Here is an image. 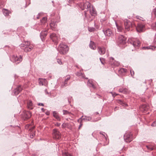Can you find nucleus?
I'll use <instances>...</instances> for the list:
<instances>
[{
	"label": "nucleus",
	"mask_w": 156,
	"mask_h": 156,
	"mask_svg": "<svg viewBox=\"0 0 156 156\" xmlns=\"http://www.w3.org/2000/svg\"><path fill=\"white\" fill-rule=\"evenodd\" d=\"M95 30V29L93 27H89L88 28V30L90 32L94 31Z\"/></svg>",
	"instance_id": "c9c22d12"
},
{
	"label": "nucleus",
	"mask_w": 156,
	"mask_h": 156,
	"mask_svg": "<svg viewBox=\"0 0 156 156\" xmlns=\"http://www.w3.org/2000/svg\"><path fill=\"white\" fill-rule=\"evenodd\" d=\"M124 139L126 142L127 143L130 142L133 140L132 134L130 132L126 133L124 135Z\"/></svg>",
	"instance_id": "20e7f679"
},
{
	"label": "nucleus",
	"mask_w": 156,
	"mask_h": 156,
	"mask_svg": "<svg viewBox=\"0 0 156 156\" xmlns=\"http://www.w3.org/2000/svg\"><path fill=\"white\" fill-rule=\"evenodd\" d=\"M37 19H39V17H38V16H37Z\"/></svg>",
	"instance_id": "e2e57ef3"
},
{
	"label": "nucleus",
	"mask_w": 156,
	"mask_h": 156,
	"mask_svg": "<svg viewBox=\"0 0 156 156\" xmlns=\"http://www.w3.org/2000/svg\"><path fill=\"white\" fill-rule=\"evenodd\" d=\"M22 88L21 86H19L14 90V94L15 95H17L22 91Z\"/></svg>",
	"instance_id": "2eb2a0df"
},
{
	"label": "nucleus",
	"mask_w": 156,
	"mask_h": 156,
	"mask_svg": "<svg viewBox=\"0 0 156 156\" xmlns=\"http://www.w3.org/2000/svg\"><path fill=\"white\" fill-rule=\"evenodd\" d=\"M47 30H45L44 31H42L40 33V36L43 41L44 40L45 38L47 35Z\"/></svg>",
	"instance_id": "4468645a"
},
{
	"label": "nucleus",
	"mask_w": 156,
	"mask_h": 156,
	"mask_svg": "<svg viewBox=\"0 0 156 156\" xmlns=\"http://www.w3.org/2000/svg\"><path fill=\"white\" fill-rule=\"evenodd\" d=\"M124 25L125 29L127 31L130 30L131 28L133 27V26H135L134 24L128 20L125 22Z\"/></svg>",
	"instance_id": "423d86ee"
},
{
	"label": "nucleus",
	"mask_w": 156,
	"mask_h": 156,
	"mask_svg": "<svg viewBox=\"0 0 156 156\" xmlns=\"http://www.w3.org/2000/svg\"><path fill=\"white\" fill-rule=\"evenodd\" d=\"M63 114L64 115L69 114L70 113V112L67 110H63Z\"/></svg>",
	"instance_id": "ea45409f"
},
{
	"label": "nucleus",
	"mask_w": 156,
	"mask_h": 156,
	"mask_svg": "<svg viewBox=\"0 0 156 156\" xmlns=\"http://www.w3.org/2000/svg\"><path fill=\"white\" fill-rule=\"evenodd\" d=\"M123 89H122V88L119 89V92H122H122H123Z\"/></svg>",
	"instance_id": "5fc2aeb1"
},
{
	"label": "nucleus",
	"mask_w": 156,
	"mask_h": 156,
	"mask_svg": "<svg viewBox=\"0 0 156 156\" xmlns=\"http://www.w3.org/2000/svg\"><path fill=\"white\" fill-rule=\"evenodd\" d=\"M152 15H154V16H156V8H154L152 12Z\"/></svg>",
	"instance_id": "58836bf2"
},
{
	"label": "nucleus",
	"mask_w": 156,
	"mask_h": 156,
	"mask_svg": "<svg viewBox=\"0 0 156 156\" xmlns=\"http://www.w3.org/2000/svg\"><path fill=\"white\" fill-rule=\"evenodd\" d=\"M123 92H122V93H126L127 92V91L126 89H124L123 90Z\"/></svg>",
	"instance_id": "09e8293b"
},
{
	"label": "nucleus",
	"mask_w": 156,
	"mask_h": 156,
	"mask_svg": "<svg viewBox=\"0 0 156 156\" xmlns=\"http://www.w3.org/2000/svg\"><path fill=\"white\" fill-rule=\"evenodd\" d=\"M130 43L136 49L138 48L140 45V41L137 39L132 40Z\"/></svg>",
	"instance_id": "1a4fd4ad"
},
{
	"label": "nucleus",
	"mask_w": 156,
	"mask_h": 156,
	"mask_svg": "<svg viewBox=\"0 0 156 156\" xmlns=\"http://www.w3.org/2000/svg\"><path fill=\"white\" fill-rule=\"evenodd\" d=\"M50 26L52 28L55 27V23L54 22H51L50 24Z\"/></svg>",
	"instance_id": "e433bc0d"
},
{
	"label": "nucleus",
	"mask_w": 156,
	"mask_h": 156,
	"mask_svg": "<svg viewBox=\"0 0 156 156\" xmlns=\"http://www.w3.org/2000/svg\"><path fill=\"white\" fill-rule=\"evenodd\" d=\"M112 65H113L115 66H119L120 63L119 62L114 61H113V62L112 63Z\"/></svg>",
	"instance_id": "2f4dec72"
},
{
	"label": "nucleus",
	"mask_w": 156,
	"mask_h": 156,
	"mask_svg": "<svg viewBox=\"0 0 156 156\" xmlns=\"http://www.w3.org/2000/svg\"><path fill=\"white\" fill-rule=\"evenodd\" d=\"M58 49V50L61 54H64L68 51L69 48L67 45L62 44L59 45Z\"/></svg>",
	"instance_id": "f03ea898"
},
{
	"label": "nucleus",
	"mask_w": 156,
	"mask_h": 156,
	"mask_svg": "<svg viewBox=\"0 0 156 156\" xmlns=\"http://www.w3.org/2000/svg\"><path fill=\"white\" fill-rule=\"evenodd\" d=\"M82 125H83V124H82V122H80V125H79V127H78L79 129H80L81 127L82 126Z\"/></svg>",
	"instance_id": "8fccbe9b"
},
{
	"label": "nucleus",
	"mask_w": 156,
	"mask_h": 156,
	"mask_svg": "<svg viewBox=\"0 0 156 156\" xmlns=\"http://www.w3.org/2000/svg\"><path fill=\"white\" fill-rule=\"evenodd\" d=\"M152 126H156V122H154L151 124Z\"/></svg>",
	"instance_id": "49530a36"
},
{
	"label": "nucleus",
	"mask_w": 156,
	"mask_h": 156,
	"mask_svg": "<svg viewBox=\"0 0 156 156\" xmlns=\"http://www.w3.org/2000/svg\"><path fill=\"white\" fill-rule=\"evenodd\" d=\"M70 79V76H68L66 77L65 81L63 85H62V87H64L67 85V82L68 80Z\"/></svg>",
	"instance_id": "a211bd4d"
},
{
	"label": "nucleus",
	"mask_w": 156,
	"mask_h": 156,
	"mask_svg": "<svg viewBox=\"0 0 156 156\" xmlns=\"http://www.w3.org/2000/svg\"><path fill=\"white\" fill-rule=\"evenodd\" d=\"M100 60L102 64H104V59L103 58H100Z\"/></svg>",
	"instance_id": "37998d69"
},
{
	"label": "nucleus",
	"mask_w": 156,
	"mask_h": 156,
	"mask_svg": "<svg viewBox=\"0 0 156 156\" xmlns=\"http://www.w3.org/2000/svg\"><path fill=\"white\" fill-rule=\"evenodd\" d=\"M141 108H142L143 110V111H146L147 109L148 108L145 105H142L141 107Z\"/></svg>",
	"instance_id": "f704fd0d"
},
{
	"label": "nucleus",
	"mask_w": 156,
	"mask_h": 156,
	"mask_svg": "<svg viewBox=\"0 0 156 156\" xmlns=\"http://www.w3.org/2000/svg\"><path fill=\"white\" fill-rule=\"evenodd\" d=\"M156 47L154 46H150L147 47H144L142 48L143 49H151L152 50H155Z\"/></svg>",
	"instance_id": "6ab92c4d"
},
{
	"label": "nucleus",
	"mask_w": 156,
	"mask_h": 156,
	"mask_svg": "<svg viewBox=\"0 0 156 156\" xmlns=\"http://www.w3.org/2000/svg\"><path fill=\"white\" fill-rule=\"evenodd\" d=\"M91 15L93 16H95L97 14V12L93 6L89 9Z\"/></svg>",
	"instance_id": "dca6fc26"
},
{
	"label": "nucleus",
	"mask_w": 156,
	"mask_h": 156,
	"mask_svg": "<svg viewBox=\"0 0 156 156\" xmlns=\"http://www.w3.org/2000/svg\"><path fill=\"white\" fill-rule=\"evenodd\" d=\"M20 46V48L26 52L30 51L33 48V47L30 45V43L28 41L25 42L21 44Z\"/></svg>",
	"instance_id": "f257e3e1"
},
{
	"label": "nucleus",
	"mask_w": 156,
	"mask_h": 156,
	"mask_svg": "<svg viewBox=\"0 0 156 156\" xmlns=\"http://www.w3.org/2000/svg\"><path fill=\"white\" fill-rule=\"evenodd\" d=\"M146 147L147 149L150 151L153 150L154 149V147L151 145H146Z\"/></svg>",
	"instance_id": "473e14b6"
},
{
	"label": "nucleus",
	"mask_w": 156,
	"mask_h": 156,
	"mask_svg": "<svg viewBox=\"0 0 156 156\" xmlns=\"http://www.w3.org/2000/svg\"><path fill=\"white\" fill-rule=\"evenodd\" d=\"M46 81L45 79H39V83L40 85H43L45 84Z\"/></svg>",
	"instance_id": "5701e85b"
},
{
	"label": "nucleus",
	"mask_w": 156,
	"mask_h": 156,
	"mask_svg": "<svg viewBox=\"0 0 156 156\" xmlns=\"http://www.w3.org/2000/svg\"><path fill=\"white\" fill-rule=\"evenodd\" d=\"M136 30L138 32H141L143 31L144 28V25L142 24L138 23L136 26Z\"/></svg>",
	"instance_id": "9b49d317"
},
{
	"label": "nucleus",
	"mask_w": 156,
	"mask_h": 156,
	"mask_svg": "<svg viewBox=\"0 0 156 156\" xmlns=\"http://www.w3.org/2000/svg\"><path fill=\"white\" fill-rule=\"evenodd\" d=\"M117 95L115 94H112V96L113 97H115Z\"/></svg>",
	"instance_id": "13d9d810"
},
{
	"label": "nucleus",
	"mask_w": 156,
	"mask_h": 156,
	"mask_svg": "<svg viewBox=\"0 0 156 156\" xmlns=\"http://www.w3.org/2000/svg\"><path fill=\"white\" fill-rule=\"evenodd\" d=\"M44 91H45V94H49V93L47 91V90L46 89L45 90H44Z\"/></svg>",
	"instance_id": "603ef678"
},
{
	"label": "nucleus",
	"mask_w": 156,
	"mask_h": 156,
	"mask_svg": "<svg viewBox=\"0 0 156 156\" xmlns=\"http://www.w3.org/2000/svg\"><path fill=\"white\" fill-rule=\"evenodd\" d=\"M117 107H115L114 108V110L115 111L116 109H117Z\"/></svg>",
	"instance_id": "680f3d73"
},
{
	"label": "nucleus",
	"mask_w": 156,
	"mask_h": 156,
	"mask_svg": "<svg viewBox=\"0 0 156 156\" xmlns=\"http://www.w3.org/2000/svg\"><path fill=\"white\" fill-rule=\"evenodd\" d=\"M130 72L131 75L132 76H133L134 75V71L133 70H130Z\"/></svg>",
	"instance_id": "a18cd8bd"
},
{
	"label": "nucleus",
	"mask_w": 156,
	"mask_h": 156,
	"mask_svg": "<svg viewBox=\"0 0 156 156\" xmlns=\"http://www.w3.org/2000/svg\"><path fill=\"white\" fill-rule=\"evenodd\" d=\"M22 57L21 55L19 57L17 56L13 55L11 58L12 62L16 63V64H18L22 61Z\"/></svg>",
	"instance_id": "6e6552de"
},
{
	"label": "nucleus",
	"mask_w": 156,
	"mask_h": 156,
	"mask_svg": "<svg viewBox=\"0 0 156 156\" xmlns=\"http://www.w3.org/2000/svg\"><path fill=\"white\" fill-rule=\"evenodd\" d=\"M102 134V135H104V136H105L103 134Z\"/></svg>",
	"instance_id": "69168bd1"
},
{
	"label": "nucleus",
	"mask_w": 156,
	"mask_h": 156,
	"mask_svg": "<svg viewBox=\"0 0 156 156\" xmlns=\"http://www.w3.org/2000/svg\"><path fill=\"white\" fill-rule=\"evenodd\" d=\"M34 137V135L33 134H31L30 136V138H33Z\"/></svg>",
	"instance_id": "6e6d98bb"
},
{
	"label": "nucleus",
	"mask_w": 156,
	"mask_h": 156,
	"mask_svg": "<svg viewBox=\"0 0 156 156\" xmlns=\"http://www.w3.org/2000/svg\"><path fill=\"white\" fill-rule=\"evenodd\" d=\"M38 105L39 106H44V104L42 103H39L38 104Z\"/></svg>",
	"instance_id": "864d4df0"
},
{
	"label": "nucleus",
	"mask_w": 156,
	"mask_h": 156,
	"mask_svg": "<svg viewBox=\"0 0 156 156\" xmlns=\"http://www.w3.org/2000/svg\"><path fill=\"white\" fill-rule=\"evenodd\" d=\"M154 43L156 42V34L154 36Z\"/></svg>",
	"instance_id": "3c124183"
},
{
	"label": "nucleus",
	"mask_w": 156,
	"mask_h": 156,
	"mask_svg": "<svg viewBox=\"0 0 156 156\" xmlns=\"http://www.w3.org/2000/svg\"><path fill=\"white\" fill-rule=\"evenodd\" d=\"M127 71V70L124 68H121L119 70V73H125Z\"/></svg>",
	"instance_id": "c756f323"
},
{
	"label": "nucleus",
	"mask_w": 156,
	"mask_h": 156,
	"mask_svg": "<svg viewBox=\"0 0 156 156\" xmlns=\"http://www.w3.org/2000/svg\"><path fill=\"white\" fill-rule=\"evenodd\" d=\"M83 116H82L79 119H78L77 120V122L80 123V122H82V121L83 120L82 119L83 118H82Z\"/></svg>",
	"instance_id": "c03bdc74"
},
{
	"label": "nucleus",
	"mask_w": 156,
	"mask_h": 156,
	"mask_svg": "<svg viewBox=\"0 0 156 156\" xmlns=\"http://www.w3.org/2000/svg\"><path fill=\"white\" fill-rule=\"evenodd\" d=\"M47 21V18L44 17L41 20L40 22L39 23V25H44L46 22Z\"/></svg>",
	"instance_id": "aec40b11"
},
{
	"label": "nucleus",
	"mask_w": 156,
	"mask_h": 156,
	"mask_svg": "<svg viewBox=\"0 0 156 156\" xmlns=\"http://www.w3.org/2000/svg\"><path fill=\"white\" fill-rule=\"evenodd\" d=\"M82 119L86 121H89L91 119V118L90 116H85Z\"/></svg>",
	"instance_id": "7c9ffc66"
},
{
	"label": "nucleus",
	"mask_w": 156,
	"mask_h": 156,
	"mask_svg": "<svg viewBox=\"0 0 156 156\" xmlns=\"http://www.w3.org/2000/svg\"><path fill=\"white\" fill-rule=\"evenodd\" d=\"M2 11L4 15L5 16H9V14L10 13V11L5 9H3Z\"/></svg>",
	"instance_id": "b1692460"
},
{
	"label": "nucleus",
	"mask_w": 156,
	"mask_h": 156,
	"mask_svg": "<svg viewBox=\"0 0 156 156\" xmlns=\"http://www.w3.org/2000/svg\"><path fill=\"white\" fill-rule=\"evenodd\" d=\"M117 42L119 45H123L124 46L122 47H124L126 43V38L122 35H120L118 38Z\"/></svg>",
	"instance_id": "7ed1b4c3"
},
{
	"label": "nucleus",
	"mask_w": 156,
	"mask_h": 156,
	"mask_svg": "<svg viewBox=\"0 0 156 156\" xmlns=\"http://www.w3.org/2000/svg\"><path fill=\"white\" fill-rule=\"evenodd\" d=\"M67 125V124L66 123H63L62 125V127L65 128L66 127Z\"/></svg>",
	"instance_id": "de8ad7c7"
},
{
	"label": "nucleus",
	"mask_w": 156,
	"mask_h": 156,
	"mask_svg": "<svg viewBox=\"0 0 156 156\" xmlns=\"http://www.w3.org/2000/svg\"><path fill=\"white\" fill-rule=\"evenodd\" d=\"M41 110L43 111V112H44V108H42L41 109Z\"/></svg>",
	"instance_id": "bf43d9fd"
},
{
	"label": "nucleus",
	"mask_w": 156,
	"mask_h": 156,
	"mask_svg": "<svg viewBox=\"0 0 156 156\" xmlns=\"http://www.w3.org/2000/svg\"><path fill=\"white\" fill-rule=\"evenodd\" d=\"M85 78V79H88V78Z\"/></svg>",
	"instance_id": "774afa93"
},
{
	"label": "nucleus",
	"mask_w": 156,
	"mask_h": 156,
	"mask_svg": "<svg viewBox=\"0 0 156 156\" xmlns=\"http://www.w3.org/2000/svg\"><path fill=\"white\" fill-rule=\"evenodd\" d=\"M76 67H77V68H78V66H76Z\"/></svg>",
	"instance_id": "338daca9"
},
{
	"label": "nucleus",
	"mask_w": 156,
	"mask_h": 156,
	"mask_svg": "<svg viewBox=\"0 0 156 156\" xmlns=\"http://www.w3.org/2000/svg\"><path fill=\"white\" fill-rule=\"evenodd\" d=\"M57 62L58 63L59 65H62V63L61 59H57Z\"/></svg>",
	"instance_id": "a19ab883"
},
{
	"label": "nucleus",
	"mask_w": 156,
	"mask_h": 156,
	"mask_svg": "<svg viewBox=\"0 0 156 156\" xmlns=\"http://www.w3.org/2000/svg\"><path fill=\"white\" fill-rule=\"evenodd\" d=\"M76 74L77 76H79V77L81 78H84V74L82 73H81L80 72H76Z\"/></svg>",
	"instance_id": "393cba45"
},
{
	"label": "nucleus",
	"mask_w": 156,
	"mask_h": 156,
	"mask_svg": "<svg viewBox=\"0 0 156 156\" xmlns=\"http://www.w3.org/2000/svg\"><path fill=\"white\" fill-rule=\"evenodd\" d=\"M87 85L89 87H92L94 89L96 88L95 86L93 84V81L91 80H88L87 82Z\"/></svg>",
	"instance_id": "f3484780"
},
{
	"label": "nucleus",
	"mask_w": 156,
	"mask_h": 156,
	"mask_svg": "<svg viewBox=\"0 0 156 156\" xmlns=\"http://www.w3.org/2000/svg\"><path fill=\"white\" fill-rule=\"evenodd\" d=\"M98 50L101 55H103L105 53L106 49L103 47H98Z\"/></svg>",
	"instance_id": "f8f14e48"
},
{
	"label": "nucleus",
	"mask_w": 156,
	"mask_h": 156,
	"mask_svg": "<svg viewBox=\"0 0 156 156\" xmlns=\"http://www.w3.org/2000/svg\"><path fill=\"white\" fill-rule=\"evenodd\" d=\"M136 18L137 19H139L140 20H142V21H144L145 20L143 18L139 16H136Z\"/></svg>",
	"instance_id": "4c0bfd02"
},
{
	"label": "nucleus",
	"mask_w": 156,
	"mask_h": 156,
	"mask_svg": "<svg viewBox=\"0 0 156 156\" xmlns=\"http://www.w3.org/2000/svg\"><path fill=\"white\" fill-rule=\"evenodd\" d=\"M31 116V113L30 112L28 111L25 112L24 116L26 119L30 118Z\"/></svg>",
	"instance_id": "412c9836"
},
{
	"label": "nucleus",
	"mask_w": 156,
	"mask_h": 156,
	"mask_svg": "<svg viewBox=\"0 0 156 156\" xmlns=\"http://www.w3.org/2000/svg\"><path fill=\"white\" fill-rule=\"evenodd\" d=\"M83 7L81 8L82 10L85 9H90L91 8L90 4L88 2H86L85 3L83 4Z\"/></svg>",
	"instance_id": "ddd939ff"
},
{
	"label": "nucleus",
	"mask_w": 156,
	"mask_h": 156,
	"mask_svg": "<svg viewBox=\"0 0 156 156\" xmlns=\"http://www.w3.org/2000/svg\"><path fill=\"white\" fill-rule=\"evenodd\" d=\"M53 116L58 120H60V118L58 116V115H57V113L56 112L54 111L53 112Z\"/></svg>",
	"instance_id": "c85d7f7f"
},
{
	"label": "nucleus",
	"mask_w": 156,
	"mask_h": 156,
	"mask_svg": "<svg viewBox=\"0 0 156 156\" xmlns=\"http://www.w3.org/2000/svg\"><path fill=\"white\" fill-rule=\"evenodd\" d=\"M89 47L90 48L93 50H95L96 49V47L94 42L91 41H90Z\"/></svg>",
	"instance_id": "4be33fe9"
},
{
	"label": "nucleus",
	"mask_w": 156,
	"mask_h": 156,
	"mask_svg": "<svg viewBox=\"0 0 156 156\" xmlns=\"http://www.w3.org/2000/svg\"><path fill=\"white\" fill-rule=\"evenodd\" d=\"M60 125V124L58 123H57V124H56V126H59Z\"/></svg>",
	"instance_id": "4d7b16f0"
},
{
	"label": "nucleus",
	"mask_w": 156,
	"mask_h": 156,
	"mask_svg": "<svg viewBox=\"0 0 156 156\" xmlns=\"http://www.w3.org/2000/svg\"><path fill=\"white\" fill-rule=\"evenodd\" d=\"M62 155L63 156H72L71 154L66 152H62Z\"/></svg>",
	"instance_id": "72a5a7b5"
},
{
	"label": "nucleus",
	"mask_w": 156,
	"mask_h": 156,
	"mask_svg": "<svg viewBox=\"0 0 156 156\" xmlns=\"http://www.w3.org/2000/svg\"><path fill=\"white\" fill-rule=\"evenodd\" d=\"M32 105L33 103L32 101L30 100L27 103V106L28 108L30 109H32L33 108Z\"/></svg>",
	"instance_id": "a878e982"
},
{
	"label": "nucleus",
	"mask_w": 156,
	"mask_h": 156,
	"mask_svg": "<svg viewBox=\"0 0 156 156\" xmlns=\"http://www.w3.org/2000/svg\"><path fill=\"white\" fill-rule=\"evenodd\" d=\"M114 60V58H112V57L111 58V59H110L111 60H112V61H113Z\"/></svg>",
	"instance_id": "052dcab7"
},
{
	"label": "nucleus",
	"mask_w": 156,
	"mask_h": 156,
	"mask_svg": "<svg viewBox=\"0 0 156 156\" xmlns=\"http://www.w3.org/2000/svg\"><path fill=\"white\" fill-rule=\"evenodd\" d=\"M115 23L118 30V31L119 32L122 31L123 29V27L121 26L118 25L116 22H115Z\"/></svg>",
	"instance_id": "cd10ccee"
},
{
	"label": "nucleus",
	"mask_w": 156,
	"mask_h": 156,
	"mask_svg": "<svg viewBox=\"0 0 156 156\" xmlns=\"http://www.w3.org/2000/svg\"><path fill=\"white\" fill-rule=\"evenodd\" d=\"M152 28L155 30H156V24L153 23L152 25Z\"/></svg>",
	"instance_id": "79ce46f5"
},
{
	"label": "nucleus",
	"mask_w": 156,
	"mask_h": 156,
	"mask_svg": "<svg viewBox=\"0 0 156 156\" xmlns=\"http://www.w3.org/2000/svg\"><path fill=\"white\" fill-rule=\"evenodd\" d=\"M98 114V112H96V114Z\"/></svg>",
	"instance_id": "0e129e2a"
},
{
	"label": "nucleus",
	"mask_w": 156,
	"mask_h": 156,
	"mask_svg": "<svg viewBox=\"0 0 156 156\" xmlns=\"http://www.w3.org/2000/svg\"><path fill=\"white\" fill-rule=\"evenodd\" d=\"M117 102L118 103L122 105L123 106H126L127 105V104H126L125 103L123 102L121 100L118 99V100H117Z\"/></svg>",
	"instance_id": "bb28decb"
},
{
	"label": "nucleus",
	"mask_w": 156,
	"mask_h": 156,
	"mask_svg": "<svg viewBox=\"0 0 156 156\" xmlns=\"http://www.w3.org/2000/svg\"><path fill=\"white\" fill-rule=\"evenodd\" d=\"M53 137L54 139L59 140L61 138V134L57 129H54L53 132Z\"/></svg>",
	"instance_id": "0eeeda50"
},
{
	"label": "nucleus",
	"mask_w": 156,
	"mask_h": 156,
	"mask_svg": "<svg viewBox=\"0 0 156 156\" xmlns=\"http://www.w3.org/2000/svg\"><path fill=\"white\" fill-rule=\"evenodd\" d=\"M50 37L53 41L55 43H56L59 39L58 35L54 33L51 34L50 35Z\"/></svg>",
	"instance_id": "9d476101"
},
{
	"label": "nucleus",
	"mask_w": 156,
	"mask_h": 156,
	"mask_svg": "<svg viewBox=\"0 0 156 156\" xmlns=\"http://www.w3.org/2000/svg\"><path fill=\"white\" fill-rule=\"evenodd\" d=\"M103 31L106 37H112L114 34L113 32L111 29H105L103 30Z\"/></svg>",
	"instance_id": "39448f33"
}]
</instances>
